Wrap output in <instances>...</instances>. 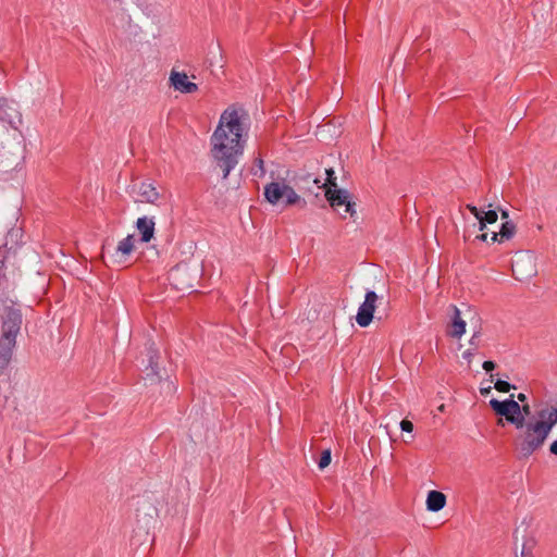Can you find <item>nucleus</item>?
Segmentation results:
<instances>
[{"label": "nucleus", "mask_w": 557, "mask_h": 557, "mask_svg": "<svg viewBox=\"0 0 557 557\" xmlns=\"http://www.w3.org/2000/svg\"><path fill=\"white\" fill-rule=\"evenodd\" d=\"M519 401L524 403L527 400V396L523 393L517 395Z\"/></svg>", "instance_id": "7c9ffc66"}, {"label": "nucleus", "mask_w": 557, "mask_h": 557, "mask_svg": "<svg viewBox=\"0 0 557 557\" xmlns=\"http://www.w3.org/2000/svg\"><path fill=\"white\" fill-rule=\"evenodd\" d=\"M494 387L500 392V393H507L509 392L511 388H515V386H512L511 384H509L507 381H504V380H497L495 382V385Z\"/></svg>", "instance_id": "4be33fe9"}, {"label": "nucleus", "mask_w": 557, "mask_h": 557, "mask_svg": "<svg viewBox=\"0 0 557 557\" xmlns=\"http://www.w3.org/2000/svg\"><path fill=\"white\" fill-rule=\"evenodd\" d=\"M490 406L495 411L496 414L505 417L507 422L511 423L517 421L515 417H509L506 400L500 401L498 399L493 398L490 400Z\"/></svg>", "instance_id": "2eb2a0df"}, {"label": "nucleus", "mask_w": 557, "mask_h": 557, "mask_svg": "<svg viewBox=\"0 0 557 557\" xmlns=\"http://www.w3.org/2000/svg\"><path fill=\"white\" fill-rule=\"evenodd\" d=\"M23 315L21 310L15 307H5L0 338L16 343V337L21 331Z\"/></svg>", "instance_id": "39448f33"}, {"label": "nucleus", "mask_w": 557, "mask_h": 557, "mask_svg": "<svg viewBox=\"0 0 557 557\" xmlns=\"http://www.w3.org/2000/svg\"><path fill=\"white\" fill-rule=\"evenodd\" d=\"M154 221L152 218L143 216L136 222V227L140 233V240L149 243L154 235Z\"/></svg>", "instance_id": "9d476101"}, {"label": "nucleus", "mask_w": 557, "mask_h": 557, "mask_svg": "<svg viewBox=\"0 0 557 557\" xmlns=\"http://www.w3.org/2000/svg\"><path fill=\"white\" fill-rule=\"evenodd\" d=\"M487 238H488V235L486 233H482L476 236V239L482 240V242H487Z\"/></svg>", "instance_id": "c756f323"}, {"label": "nucleus", "mask_w": 557, "mask_h": 557, "mask_svg": "<svg viewBox=\"0 0 557 557\" xmlns=\"http://www.w3.org/2000/svg\"><path fill=\"white\" fill-rule=\"evenodd\" d=\"M482 367L486 372H490L495 369V363L491 360H487L483 362Z\"/></svg>", "instance_id": "a878e982"}, {"label": "nucleus", "mask_w": 557, "mask_h": 557, "mask_svg": "<svg viewBox=\"0 0 557 557\" xmlns=\"http://www.w3.org/2000/svg\"><path fill=\"white\" fill-rule=\"evenodd\" d=\"M497 212L495 210L484 211L479 220V230L483 231L486 224H493L497 221Z\"/></svg>", "instance_id": "a211bd4d"}, {"label": "nucleus", "mask_w": 557, "mask_h": 557, "mask_svg": "<svg viewBox=\"0 0 557 557\" xmlns=\"http://www.w3.org/2000/svg\"><path fill=\"white\" fill-rule=\"evenodd\" d=\"M147 349H148L149 368L151 370V374L157 375L158 374V370H157L158 369V359H159L158 349L154 347L153 343H151Z\"/></svg>", "instance_id": "f3484780"}, {"label": "nucleus", "mask_w": 557, "mask_h": 557, "mask_svg": "<svg viewBox=\"0 0 557 557\" xmlns=\"http://www.w3.org/2000/svg\"><path fill=\"white\" fill-rule=\"evenodd\" d=\"M446 505V496L438 491H430L426 497V508L430 511H440Z\"/></svg>", "instance_id": "ddd939ff"}, {"label": "nucleus", "mask_w": 557, "mask_h": 557, "mask_svg": "<svg viewBox=\"0 0 557 557\" xmlns=\"http://www.w3.org/2000/svg\"><path fill=\"white\" fill-rule=\"evenodd\" d=\"M245 115L243 110L234 107L225 109L211 136V156L216 166L222 170L224 180L238 164L244 152L247 136Z\"/></svg>", "instance_id": "f257e3e1"}, {"label": "nucleus", "mask_w": 557, "mask_h": 557, "mask_svg": "<svg viewBox=\"0 0 557 557\" xmlns=\"http://www.w3.org/2000/svg\"><path fill=\"white\" fill-rule=\"evenodd\" d=\"M467 209L478 219V221L482 216V213H484L483 210L479 209L473 205H467Z\"/></svg>", "instance_id": "393cba45"}, {"label": "nucleus", "mask_w": 557, "mask_h": 557, "mask_svg": "<svg viewBox=\"0 0 557 557\" xmlns=\"http://www.w3.org/2000/svg\"><path fill=\"white\" fill-rule=\"evenodd\" d=\"M518 265H519V259H517V260H515V261L512 262V272H513V274H515V275H516V273H517V267H518Z\"/></svg>", "instance_id": "2f4dec72"}, {"label": "nucleus", "mask_w": 557, "mask_h": 557, "mask_svg": "<svg viewBox=\"0 0 557 557\" xmlns=\"http://www.w3.org/2000/svg\"><path fill=\"white\" fill-rule=\"evenodd\" d=\"M185 272V268L183 267H176L174 269L171 270L170 272V277L173 280V281H177L178 277L181 276V274Z\"/></svg>", "instance_id": "b1692460"}, {"label": "nucleus", "mask_w": 557, "mask_h": 557, "mask_svg": "<svg viewBox=\"0 0 557 557\" xmlns=\"http://www.w3.org/2000/svg\"><path fill=\"white\" fill-rule=\"evenodd\" d=\"M137 196L138 198L136 201L143 203L157 205L158 200L160 199V194L157 190V187L149 182H141L138 185Z\"/></svg>", "instance_id": "6e6552de"}, {"label": "nucleus", "mask_w": 557, "mask_h": 557, "mask_svg": "<svg viewBox=\"0 0 557 557\" xmlns=\"http://www.w3.org/2000/svg\"><path fill=\"white\" fill-rule=\"evenodd\" d=\"M379 296L374 290H368L364 296L363 302L359 306L356 314V322L361 327L370 325L374 318V311L376 309V302Z\"/></svg>", "instance_id": "423d86ee"}, {"label": "nucleus", "mask_w": 557, "mask_h": 557, "mask_svg": "<svg viewBox=\"0 0 557 557\" xmlns=\"http://www.w3.org/2000/svg\"><path fill=\"white\" fill-rule=\"evenodd\" d=\"M521 414H523V417H531V407L528 405V404H524L521 406Z\"/></svg>", "instance_id": "bb28decb"}, {"label": "nucleus", "mask_w": 557, "mask_h": 557, "mask_svg": "<svg viewBox=\"0 0 557 557\" xmlns=\"http://www.w3.org/2000/svg\"><path fill=\"white\" fill-rule=\"evenodd\" d=\"M135 247V238L134 235H127L125 238L119 242L116 247V253L121 255V257L129 256Z\"/></svg>", "instance_id": "dca6fc26"}, {"label": "nucleus", "mask_w": 557, "mask_h": 557, "mask_svg": "<svg viewBox=\"0 0 557 557\" xmlns=\"http://www.w3.org/2000/svg\"><path fill=\"white\" fill-rule=\"evenodd\" d=\"M251 174L257 177H263L265 175L264 161L261 157L255 159Z\"/></svg>", "instance_id": "6ab92c4d"}, {"label": "nucleus", "mask_w": 557, "mask_h": 557, "mask_svg": "<svg viewBox=\"0 0 557 557\" xmlns=\"http://www.w3.org/2000/svg\"><path fill=\"white\" fill-rule=\"evenodd\" d=\"M511 397L513 396L511 395ZM506 403L508 407L509 417H515V419H517V421L511 422V424H513L515 426L521 425L522 421L527 419L523 417V414H521V406L519 405L518 401L513 400L512 398L507 399Z\"/></svg>", "instance_id": "4468645a"}, {"label": "nucleus", "mask_w": 557, "mask_h": 557, "mask_svg": "<svg viewBox=\"0 0 557 557\" xmlns=\"http://www.w3.org/2000/svg\"><path fill=\"white\" fill-rule=\"evenodd\" d=\"M450 309L453 315L447 334L454 338H460L466 332V322L461 319L460 311L455 305H451Z\"/></svg>", "instance_id": "1a4fd4ad"}, {"label": "nucleus", "mask_w": 557, "mask_h": 557, "mask_svg": "<svg viewBox=\"0 0 557 557\" xmlns=\"http://www.w3.org/2000/svg\"><path fill=\"white\" fill-rule=\"evenodd\" d=\"M325 198L330 206L341 214L342 219H346L348 214L354 221H356V202L352 201L351 194L347 189L327 187L325 190Z\"/></svg>", "instance_id": "20e7f679"}, {"label": "nucleus", "mask_w": 557, "mask_h": 557, "mask_svg": "<svg viewBox=\"0 0 557 557\" xmlns=\"http://www.w3.org/2000/svg\"><path fill=\"white\" fill-rule=\"evenodd\" d=\"M557 424V408L545 407L516 426L518 434L515 446L520 458H529L545 444L550 431Z\"/></svg>", "instance_id": "f03ea898"}, {"label": "nucleus", "mask_w": 557, "mask_h": 557, "mask_svg": "<svg viewBox=\"0 0 557 557\" xmlns=\"http://www.w3.org/2000/svg\"><path fill=\"white\" fill-rule=\"evenodd\" d=\"M15 346V342L0 338V373L10 364Z\"/></svg>", "instance_id": "9b49d317"}, {"label": "nucleus", "mask_w": 557, "mask_h": 557, "mask_svg": "<svg viewBox=\"0 0 557 557\" xmlns=\"http://www.w3.org/2000/svg\"><path fill=\"white\" fill-rule=\"evenodd\" d=\"M471 356H472V352L470 350H467L463 352V358H466V359H470Z\"/></svg>", "instance_id": "72a5a7b5"}, {"label": "nucleus", "mask_w": 557, "mask_h": 557, "mask_svg": "<svg viewBox=\"0 0 557 557\" xmlns=\"http://www.w3.org/2000/svg\"><path fill=\"white\" fill-rule=\"evenodd\" d=\"M508 216H509V215H508V212H507V211H503V212H502V219H505L506 221H508V220H507V219H508Z\"/></svg>", "instance_id": "f704fd0d"}, {"label": "nucleus", "mask_w": 557, "mask_h": 557, "mask_svg": "<svg viewBox=\"0 0 557 557\" xmlns=\"http://www.w3.org/2000/svg\"><path fill=\"white\" fill-rule=\"evenodd\" d=\"M521 557H533L532 553L531 552H525L524 548L522 549L521 552Z\"/></svg>", "instance_id": "473e14b6"}, {"label": "nucleus", "mask_w": 557, "mask_h": 557, "mask_svg": "<svg viewBox=\"0 0 557 557\" xmlns=\"http://www.w3.org/2000/svg\"><path fill=\"white\" fill-rule=\"evenodd\" d=\"M444 408H445V406H444V405H441V406L438 407V410H440V411H444Z\"/></svg>", "instance_id": "e433bc0d"}, {"label": "nucleus", "mask_w": 557, "mask_h": 557, "mask_svg": "<svg viewBox=\"0 0 557 557\" xmlns=\"http://www.w3.org/2000/svg\"><path fill=\"white\" fill-rule=\"evenodd\" d=\"M171 86L183 94H193L198 90V85L189 82L188 76L184 72L172 71L170 74Z\"/></svg>", "instance_id": "0eeeda50"}, {"label": "nucleus", "mask_w": 557, "mask_h": 557, "mask_svg": "<svg viewBox=\"0 0 557 557\" xmlns=\"http://www.w3.org/2000/svg\"><path fill=\"white\" fill-rule=\"evenodd\" d=\"M479 338H480V333H479V332H475V333L472 335L471 339H470V345H472V346L476 345V344H478Z\"/></svg>", "instance_id": "cd10ccee"}, {"label": "nucleus", "mask_w": 557, "mask_h": 557, "mask_svg": "<svg viewBox=\"0 0 557 557\" xmlns=\"http://www.w3.org/2000/svg\"><path fill=\"white\" fill-rule=\"evenodd\" d=\"M326 182L324 183L323 187L326 189L327 187L331 188H338L337 182H336V175L333 169H326Z\"/></svg>", "instance_id": "aec40b11"}, {"label": "nucleus", "mask_w": 557, "mask_h": 557, "mask_svg": "<svg viewBox=\"0 0 557 557\" xmlns=\"http://www.w3.org/2000/svg\"><path fill=\"white\" fill-rule=\"evenodd\" d=\"M490 389H491V387H488V388H484V389H481V393H482V394H484V393H488V392H490Z\"/></svg>", "instance_id": "c9c22d12"}, {"label": "nucleus", "mask_w": 557, "mask_h": 557, "mask_svg": "<svg viewBox=\"0 0 557 557\" xmlns=\"http://www.w3.org/2000/svg\"><path fill=\"white\" fill-rule=\"evenodd\" d=\"M516 233V225L511 221H505L502 224L500 231L498 233L494 232L491 236V243L499 242L503 243L505 240H509L513 237Z\"/></svg>", "instance_id": "f8f14e48"}, {"label": "nucleus", "mask_w": 557, "mask_h": 557, "mask_svg": "<svg viewBox=\"0 0 557 557\" xmlns=\"http://www.w3.org/2000/svg\"><path fill=\"white\" fill-rule=\"evenodd\" d=\"M331 451L330 450H323L321 454V457L319 459L318 466L322 470L326 468L331 463Z\"/></svg>", "instance_id": "412c9836"}, {"label": "nucleus", "mask_w": 557, "mask_h": 557, "mask_svg": "<svg viewBox=\"0 0 557 557\" xmlns=\"http://www.w3.org/2000/svg\"><path fill=\"white\" fill-rule=\"evenodd\" d=\"M264 198L265 200L275 206L283 203L284 206H294L297 203L306 205L299 195L294 190L293 187L287 185L285 182H271L264 186Z\"/></svg>", "instance_id": "7ed1b4c3"}, {"label": "nucleus", "mask_w": 557, "mask_h": 557, "mask_svg": "<svg viewBox=\"0 0 557 557\" xmlns=\"http://www.w3.org/2000/svg\"><path fill=\"white\" fill-rule=\"evenodd\" d=\"M549 453L557 456V440L550 444Z\"/></svg>", "instance_id": "c85d7f7f"}, {"label": "nucleus", "mask_w": 557, "mask_h": 557, "mask_svg": "<svg viewBox=\"0 0 557 557\" xmlns=\"http://www.w3.org/2000/svg\"><path fill=\"white\" fill-rule=\"evenodd\" d=\"M400 429L403 432L411 433L413 431V423L407 419L401 420Z\"/></svg>", "instance_id": "5701e85b"}]
</instances>
